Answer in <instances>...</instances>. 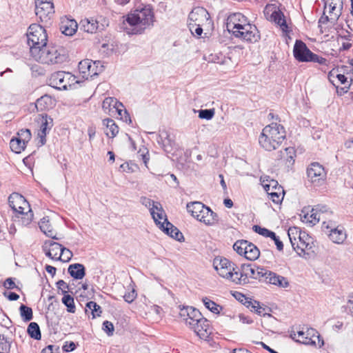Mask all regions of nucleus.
<instances>
[{
	"mask_svg": "<svg viewBox=\"0 0 353 353\" xmlns=\"http://www.w3.org/2000/svg\"><path fill=\"white\" fill-rule=\"evenodd\" d=\"M214 115V109H201L199 110V117L202 119L210 120Z\"/></svg>",
	"mask_w": 353,
	"mask_h": 353,
	"instance_id": "obj_49",
	"label": "nucleus"
},
{
	"mask_svg": "<svg viewBox=\"0 0 353 353\" xmlns=\"http://www.w3.org/2000/svg\"><path fill=\"white\" fill-rule=\"evenodd\" d=\"M42 127H47L48 130L52 126V119L48 117L47 114L42 115L41 125Z\"/></svg>",
	"mask_w": 353,
	"mask_h": 353,
	"instance_id": "obj_58",
	"label": "nucleus"
},
{
	"mask_svg": "<svg viewBox=\"0 0 353 353\" xmlns=\"http://www.w3.org/2000/svg\"><path fill=\"white\" fill-rule=\"evenodd\" d=\"M321 214H319L316 210H314V208H312L310 214V218L311 219L309 220V221L312 223L313 225H315L316 223H318L319 221L322 220L324 221V217H321Z\"/></svg>",
	"mask_w": 353,
	"mask_h": 353,
	"instance_id": "obj_57",
	"label": "nucleus"
},
{
	"mask_svg": "<svg viewBox=\"0 0 353 353\" xmlns=\"http://www.w3.org/2000/svg\"><path fill=\"white\" fill-rule=\"evenodd\" d=\"M288 234L293 249L301 256L303 252V248L307 243L303 239V236H301L300 230L296 227L290 228Z\"/></svg>",
	"mask_w": 353,
	"mask_h": 353,
	"instance_id": "obj_17",
	"label": "nucleus"
},
{
	"mask_svg": "<svg viewBox=\"0 0 353 353\" xmlns=\"http://www.w3.org/2000/svg\"><path fill=\"white\" fill-rule=\"evenodd\" d=\"M68 272L74 279H82L85 275V268L83 264H70L68 268Z\"/></svg>",
	"mask_w": 353,
	"mask_h": 353,
	"instance_id": "obj_30",
	"label": "nucleus"
},
{
	"mask_svg": "<svg viewBox=\"0 0 353 353\" xmlns=\"http://www.w3.org/2000/svg\"><path fill=\"white\" fill-rule=\"evenodd\" d=\"M137 294L136 291L132 289L130 292H126L124 296V300L128 303H132L136 298Z\"/></svg>",
	"mask_w": 353,
	"mask_h": 353,
	"instance_id": "obj_59",
	"label": "nucleus"
},
{
	"mask_svg": "<svg viewBox=\"0 0 353 353\" xmlns=\"http://www.w3.org/2000/svg\"><path fill=\"white\" fill-rule=\"evenodd\" d=\"M72 252L68 248L62 247L61 252L57 260L61 261L63 262H68L72 257Z\"/></svg>",
	"mask_w": 353,
	"mask_h": 353,
	"instance_id": "obj_47",
	"label": "nucleus"
},
{
	"mask_svg": "<svg viewBox=\"0 0 353 353\" xmlns=\"http://www.w3.org/2000/svg\"><path fill=\"white\" fill-rule=\"evenodd\" d=\"M77 23L74 19H66L60 26L61 32L66 36H72L77 32Z\"/></svg>",
	"mask_w": 353,
	"mask_h": 353,
	"instance_id": "obj_31",
	"label": "nucleus"
},
{
	"mask_svg": "<svg viewBox=\"0 0 353 353\" xmlns=\"http://www.w3.org/2000/svg\"><path fill=\"white\" fill-rule=\"evenodd\" d=\"M154 19V14L152 6L146 5L129 14L126 21L133 27L134 34H141L145 29L153 25Z\"/></svg>",
	"mask_w": 353,
	"mask_h": 353,
	"instance_id": "obj_3",
	"label": "nucleus"
},
{
	"mask_svg": "<svg viewBox=\"0 0 353 353\" xmlns=\"http://www.w3.org/2000/svg\"><path fill=\"white\" fill-rule=\"evenodd\" d=\"M57 287L58 289L61 290L63 294L67 292L66 290L69 288L68 285L63 280L58 281L57 282Z\"/></svg>",
	"mask_w": 353,
	"mask_h": 353,
	"instance_id": "obj_63",
	"label": "nucleus"
},
{
	"mask_svg": "<svg viewBox=\"0 0 353 353\" xmlns=\"http://www.w3.org/2000/svg\"><path fill=\"white\" fill-rule=\"evenodd\" d=\"M103 123L106 126L107 131L105 134L111 138H114L119 132V127L112 119H105Z\"/></svg>",
	"mask_w": 353,
	"mask_h": 353,
	"instance_id": "obj_35",
	"label": "nucleus"
},
{
	"mask_svg": "<svg viewBox=\"0 0 353 353\" xmlns=\"http://www.w3.org/2000/svg\"><path fill=\"white\" fill-rule=\"evenodd\" d=\"M62 245L52 241H46L43 245L46 255L52 259L57 260V256L59 255Z\"/></svg>",
	"mask_w": 353,
	"mask_h": 353,
	"instance_id": "obj_24",
	"label": "nucleus"
},
{
	"mask_svg": "<svg viewBox=\"0 0 353 353\" xmlns=\"http://www.w3.org/2000/svg\"><path fill=\"white\" fill-rule=\"evenodd\" d=\"M164 221L165 222V225H164V223H162L160 228L165 234L179 241H181V239H184L183 234L179 231V230L173 225V224L170 223L167 219H165Z\"/></svg>",
	"mask_w": 353,
	"mask_h": 353,
	"instance_id": "obj_25",
	"label": "nucleus"
},
{
	"mask_svg": "<svg viewBox=\"0 0 353 353\" xmlns=\"http://www.w3.org/2000/svg\"><path fill=\"white\" fill-rule=\"evenodd\" d=\"M19 312L21 317L23 321L28 322L32 319L33 312L31 307L21 304L19 307Z\"/></svg>",
	"mask_w": 353,
	"mask_h": 353,
	"instance_id": "obj_43",
	"label": "nucleus"
},
{
	"mask_svg": "<svg viewBox=\"0 0 353 353\" xmlns=\"http://www.w3.org/2000/svg\"><path fill=\"white\" fill-rule=\"evenodd\" d=\"M264 190L270 199L276 204L281 203L284 197V190L279 185L277 181L271 179L268 183L263 185Z\"/></svg>",
	"mask_w": 353,
	"mask_h": 353,
	"instance_id": "obj_15",
	"label": "nucleus"
},
{
	"mask_svg": "<svg viewBox=\"0 0 353 353\" xmlns=\"http://www.w3.org/2000/svg\"><path fill=\"white\" fill-rule=\"evenodd\" d=\"M256 272H258V274H257L258 275L254 276V279L265 281V277H267L269 270H268L263 268H260L259 266H256Z\"/></svg>",
	"mask_w": 353,
	"mask_h": 353,
	"instance_id": "obj_54",
	"label": "nucleus"
},
{
	"mask_svg": "<svg viewBox=\"0 0 353 353\" xmlns=\"http://www.w3.org/2000/svg\"><path fill=\"white\" fill-rule=\"evenodd\" d=\"M31 56L35 61L43 64L61 63L66 60L64 48L48 43L41 48H33Z\"/></svg>",
	"mask_w": 353,
	"mask_h": 353,
	"instance_id": "obj_2",
	"label": "nucleus"
},
{
	"mask_svg": "<svg viewBox=\"0 0 353 353\" xmlns=\"http://www.w3.org/2000/svg\"><path fill=\"white\" fill-rule=\"evenodd\" d=\"M62 303L67 307V311L70 313L75 312L74 298L70 294H64Z\"/></svg>",
	"mask_w": 353,
	"mask_h": 353,
	"instance_id": "obj_44",
	"label": "nucleus"
},
{
	"mask_svg": "<svg viewBox=\"0 0 353 353\" xmlns=\"http://www.w3.org/2000/svg\"><path fill=\"white\" fill-rule=\"evenodd\" d=\"M85 312L89 317L91 315L92 319H95L96 317L101 316L102 310L101 306L96 302L89 301L85 305Z\"/></svg>",
	"mask_w": 353,
	"mask_h": 353,
	"instance_id": "obj_33",
	"label": "nucleus"
},
{
	"mask_svg": "<svg viewBox=\"0 0 353 353\" xmlns=\"http://www.w3.org/2000/svg\"><path fill=\"white\" fill-rule=\"evenodd\" d=\"M234 250L240 255H243L250 261H254L259 257L260 251L252 243L246 240H238L233 245Z\"/></svg>",
	"mask_w": 353,
	"mask_h": 353,
	"instance_id": "obj_8",
	"label": "nucleus"
},
{
	"mask_svg": "<svg viewBox=\"0 0 353 353\" xmlns=\"http://www.w3.org/2000/svg\"><path fill=\"white\" fill-rule=\"evenodd\" d=\"M207 225H214L219 223V216L216 213L213 212L209 207L205 206L202 210L199 217L196 219Z\"/></svg>",
	"mask_w": 353,
	"mask_h": 353,
	"instance_id": "obj_23",
	"label": "nucleus"
},
{
	"mask_svg": "<svg viewBox=\"0 0 353 353\" xmlns=\"http://www.w3.org/2000/svg\"><path fill=\"white\" fill-rule=\"evenodd\" d=\"M296 157V151L294 148H285L284 150H280L278 152L277 159H284L288 168L293 165L294 163V157Z\"/></svg>",
	"mask_w": 353,
	"mask_h": 353,
	"instance_id": "obj_27",
	"label": "nucleus"
},
{
	"mask_svg": "<svg viewBox=\"0 0 353 353\" xmlns=\"http://www.w3.org/2000/svg\"><path fill=\"white\" fill-rule=\"evenodd\" d=\"M188 310H189L188 316L185 318V322L190 327V322H196V320L202 317V314L198 310L192 307H188Z\"/></svg>",
	"mask_w": 353,
	"mask_h": 353,
	"instance_id": "obj_41",
	"label": "nucleus"
},
{
	"mask_svg": "<svg viewBox=\"0 0 353 353\" xmlns=\"http://www.w3.org/2000/svg\"><path fill=\"white\" fill-rule=\"evenodd\" d=\"M54 106V100L48 94H45L39 98L35 103L34 107L37 112H43L52 108Z\"/></svg>",
	"mask_w": 353,
	"mask_h": 353,
	"instance_id": "obj_29",
	"label": "nucleus"
},
{
	"mask_svg": "<svg viewBox=\"0 0 353 353\" xmlns=\"http://www.w3.org/2000/svg\"><path fill=\"white\" fill-rule=\"evenodd\" d=\"M10 206L14 211L18 214L26 216L23 223L25 225L29 224L33 217V214L30 208L29 203L26 199L19 193H12L8 198Z\"/></svg>",
	"mask_w": 353,
	"mask_h": 353,
	"instance_id": "obj_4",
	"label": "nucleus"
},
{
	"mask_svg": "<svg viewBox=\"0 0 353 353\" xmlns=\"http://www.w3.org/2000/svg\"><path fill=\"white\" fill-rule=\"evenodd\" d=\"M298 337L300 336L305 335V340L301 341V344L306 345L316 346V339H318L319 343H321L319 347L323 345V341L321 340L320 335L318 332L314 328H306V330H299L297 331Z\"/></svg>",
	"mask_w": 353,
	"mask_h": 353,
	"instance_id": "obj_20",
	"label": "nucleus"
},
{
	"mask_svg": "<svg viewBox=\"0 0 353 353\" xmlns=\"http://www.w3.org/2000/svg\"><path fill=\"white\" fill-rule=\"evenodd\" d=\"M113 45L110 43H103L99 48V52L103 57L110 56L113 53Z\"/></svg>",
	"mask_w": 353,
	"mask_h": 353,
	"instance_id": "obj_48",
	"label": "nucleus"
},
{
	"mask_svg": "<svg viewBox=\"0 0 353 353\" xmlns=\"http://www.w3.org/2000/svg\"><path fill=\"white\" fill-rule=\"evenodd\" d=\"M81 29L88 33H95L97 30H103V25L99 26V21L93 19H85L81 21Z\"/></svg>",
	"mask_w": 353,
	"mask_h": 353,
	"instance_id": "obj_26",
	"label": "nucleus"
},
{
	"mask_svg": "<svg viewBox=\"0 0 353 353\" xmlns=\"http://www.w3.org/2000/svg\"><path fill=\"white\" fill-rule=\"evenodd\" d=\"M35 14L43 23L50 22L54 15V4L51 0H35Z\"/></svg>",
	"mask_w": 353,
	"mask_h": 353,
	"instance_id": "obj_9",
	"label": "nucleus"
},
{
	"mask_svg": "<svg viewBox=\"0 0 353 353\" xmlns=\"http://www.w3.org/2000/svg\"><path fill=\"white\" fill-rule=\"evenodd\" d=\"M196 322H190V328L201 339H208L212 333V327L210 321L205 318L201 317Z\"/></svg>",
	"mask_w": 353,
	"mask_h": 353,
	"instance_id": "obj_14",
	"label": "nucleus"
},
{
	"mask_svg": "<svg viewBox=\"0 0 353 353\" xmlns=\"http://www.w3.org/2000/svg\"><path fill=\"white\" fill-rule=\"evenodd\" d=\"M118 116L119 117L120 119L122 120L123 121H124L125 123H132V120L130 117V114H128V112H127V110L125 109L123 110L121 108V114H118Z\"/></svg>",
	"mask_w": 353,
	"mask_h": 353,
	"instance_id": "obj_60",
	"label": "nucleus"
},
{
	"mask_svg": "<svg viewBox=\"0 0 353 353\" xmlns=\"http://www.w3.org/2000/svg\"><path fill=\"white\" fill-rule=\"evenodd\" d=\"M140 202L142 205L149 208L150 214L154 221H157V219H155V212L154 209H158V206H160V203L158 202H154L152 199L145 197L141 196L140 199Z\"/></svg>",
	"mask_w": 353,
	"mask_h": 353,
	"instance_id": "obj_37",
	"label": "nucleus"
},
{
	"mask_svg": "<svg viewBox=\"0 0 353 353\" xmlns=\"http://www.w3.org/2000/svg\"><path fill=\"white\" fill-rule=\"evenodd\" d=\"M26 143L18 137L12 138L10 142V148L11 150L17 154L21 153L25 150Z\"/></svg>",
	"mask_w": 353,
	"mask_h": 353,
	"instance_id": "obj_38",
	"label": "nucleus"
},
{
	"mask_svg": "<svg viewBox=\"0 0 353 353\" xmlns=\"http://www.w3.org/2000/svg\"><path fill=\"white\" fill-rule=\"evenodd\" d=\"M75 77L69 72L58 71L51 74L48 83L51 87L57 90H67L71 87Z\"/></svg>",
	"mask_w": 353,
	"mask_h": 353,
	"instance_id": "obj_10",
	"label": "nucleus"
},
{
	"mask_svg": "<svg viewBox=\"0 0 353 353\" xmlns=\"http://www.w3.org/2000/svg\"><path fill=\"white\" fill-rule=\"evenodd\" d=\"M39 228L47 236L57 239L48 217H43L39 223Z\"/></svg>",
	"mask_w": 353,
	"mask_h": 353,
	"instance_id": "obj_32",
	"label": "nucleus"
},
{
	"mask_svg": "<svg viewBox=\"0 0 353 353\" xmlns=\"http://www.w3.org/2000/svg\"><path fill=\"white\" fill-rule=\"evenodd\" d=\"M232 35L248 43H256L261 39L260 32L256 26L252 24L250 21L245 26H241V28L234 30Z\"/></svg>",
	"mask_w": 353,
	"mask_h": 353,
	"instance_id": "obj_7",
	"label": "nucleus"
},
{
	"mask_svg": "<svg viewBox=\"0 0 353 353\" xmlns=\"http://www.w3.org/2000/svg\"><path fill=\"white\" fill-rule=\"evenodd\" d=\"M307 176L309 181L314 185H321L326 178L324 168L317 162L312 163L307 169Z\"/></svg>",
	"mask_w": 353,
	"mask_h": 353,
	"instance_id": "obj_13",
	"label": "nucleus"
},
{
	"mask_svg": "<svg viewBox=\"0 0 353 353\" xmlns=\"http://www.w3.org/2000/svg\"><path fill=\"white\" fill-rule=\"evenodd\" d=\"M102 329L108 336H112L114 330L112 323L109 321H105L103 323Z\"/></svg>",
	"mask_w": 353,
	"mask_h": 353,
	"instance_id": "obj_56",
	"label": "nucleus"
},
{
	"mask_svg": "<svg viewBox=\"0 0 353 353\" xmlns=\"http://www.w3.org/2000/svg\"><path fill=\"white\" fill-rule=\"evenodd\" d=\"M202 301L205 307L214 314H219L223 308L208 297L203 298Z\"/></svg>",
	"mask_w": 353,
	"mask_h": 353,
	"instance_id": "obj_42",
	"label": "nucleus"
},
{
	"mask_svg": "<svg viewBox=\"0 0 353 353\" xmlns=\"http://www.w3.org/2000/svg\"><path fill=\"white\" fill-rule=\"evenodd\" d=\"M314 210L317 212L319 214H321V217H324V221H326L332 214V212L327 205H317L314 206Z\"/></svg>",
	"mask_w": 353,
	"mask_h": 353,
	"instance_id": "obj_45",
	"label": "nucleus"
},
{
	"mask_svg": "<svg viewBox=\"0 0 353 353\" xmlns=\"http://www.w3.org/2000/svg\"><path fill=\"white\" fill-rule=\"evenodd\" d=\"M205 59L209 63L219 64H224L226 62V57L221 52L212 53L205 57Z\"/></svg>",
	"mask_w": 353,
	"mask_h": 353,
	"instance_id": "obj_40",
	"label": "nucleus"
},
{
	"mask_svg": "<svg viewBox=\"0 0 353 353\" xmlns=\"http://www.w3.org/2000/svg\"><path fill=\"white\" fill-rule=\"evenodd\" d=\"M286 132L283 125L272 123L266 125L262 130L259 143L266 151L276 150L285 139Z\"/></svg>",
	"mask_w": 353,
	"mask_h": 353,
	"instance_id": "obj_1",
	"label": "nucleus"
},
{
	"mask_svg": "<svg viewBox=\"0 0 353 353\" xmlns=\"http://www.w3.org/2000/svg\"><path fill=\"white\" fill-rule=\"evenodd\" d=\"M213 266L219 275L233 282L234 272L237 271V265L229 259L217 256L213 260Z\"/></svg>",
	"mask_w": 353,
	"mask_h": 353,
	"instance_id": "obj_6",
	"label": "nucleus"
},
{
	"mask_svg": "<svg viewBox=\"0 0 353 353\" xmlns=\"http://www.w3.org/2000/svg\"><path fill=\"white\" fill-rule=\"evenodd\" d=\"M252 229L256 233H258L265 237H275V233L265 228H262L258 225H255L253 226Z\"/></svg>",
	"mask_w": 353,
	"mask_h": 353,
	"instance_id": "obj_46",
	"label": "nucleus"
},
{
	"mask_svg": "<svg viewBox=\"0 0 353 353\" xmlns=\"http://www.w3.org/2000/svg\"><path fill=\"white\" fill-rule=\"evenodd\" d=\"M121 108H123V105L114 97L105 98L102 103L103 111L111 116L115 113L121 114Z\"/></svg>",
	"mask_w": 353,
	"mask_h": 353,
	"instance_id": "obj_21",
	"label": "nucleus"
},
{
	"mask_svg": "<svg viewBox=\"0 0 353 353\" xmlns=\"http://www.w3.org/2000/svg\"><path fill=\"white\" fill-rule=\"evenodd\" d=\"M264 13L269 20L279 25L283 31H287L288 25L284 14L279 9L272 6H266Z\"/></svg>",
	"mask_w": 353,
	"mask_h": 353,
	"instance_id": "obj_16",
	"label": "nucleus"
},
{
	"mask_svg": "<svg viewBox=\"0 0 353 353\" xmlns=\"http://www.w3.org/2000/svg\"><path fill=\"white\" fill-rule=\"evenodd\" d=\"M26 34L30 52L33 48H41L46 46V44L48 43V34L46 30L39 24H31L28 29Z\"/></svg>",
	"mask_w": 353,
	"mask_h": 353,
	"instance_id": "obj_5",
	"label": "nucleus"
},
{
	"mask_svg": "<svg viewBox=\"0 0 353 353\" xmlns=\"http://www.w3.org/2000/svg\"><path fill=\"white\" fill-rule=\"evenodd\" d=\"M334 77L336 78L341 84H345L347 81L348 78L342 74H336L334 75V72L331 71L329 74V80L333 85H334V80L332 78Z\"/></svg>",
	"mask_w": 353,
	"mask_h": 353,
	"instance_id": "obj_51",
	"label": "nucleus"
},
{
	"mask_svg": "<svg viewBox=\"0 0 353 353\" xmlns=\"http://www.w3.org/2000/svg\"><path fill=\"white\" fill-rule=\"evenodd\" d=\"M205 206L206 205L201 202L194 201L188 203L186 208L188 212L190 213L192 216L197 219L199 217V214H201Z\"/></svg>",
	"mask_w": 353,
	"mask_h": 353,
	"instance_id": "obj_36",
	"label": "nucleus"
},
{
	"mask_svg": "<svg viewBox=\"0 0 353 353\" xmlns=\"http://www.w3.org/2000/svg\"><path fill=\"white\" fill-rule=\"evenodd\" d=\"M18 138L23 140L25 143H27L31 139V132L28 129H22L18 133Z\"/></svg>",
	"mask_w": 353,
	"mask_h": 353,
	"instance_id": "obj_53",
	"label": "nucleus"
},
{
	"mask_svg": "<svg viewBox=\"0 0 353 353\" xmlns=\"http://www.w3.org/2000/svg\"><path fill=\"white\" fill-rule=\"evenodd\" d=\"M323 228L328 230L329 239L336 244H342L347 239V233L343 226L339 225L331 220L323 221Z\"/></svg>",
	"mask_w": 353,
	"mask_h": 353,
	"instance_id": "obj_12",
	"label": "nucleus"
},
{
	"mask_svg": "<svg viewBox=\"0 0 353 353\" xmlns=\"http://www.w3.org/2000/svg\"><path fill=\"white\" fill-rule=\"evenodd\" d=\"M308 62L319 63L321 65H326L327 59L322 57H319L318 54L313 53L312 51L308 57Z\"/></svg>",
	"mask_w": 353,
	"mask_h": 353,
	"instance_id": "obj_52",
	"label": "nucleus"
},
{
	"mask_svg": "<svg viewBox=\"0 0 353 353\" xmlns=\"http://www.w3.org/2000/svg\"><path fill=\"white\" fill-rule=\"evenodd\" d=\"M27 332L30 338L34 340H40L41 338V333L40 327L37 323L31 322L27 328Z\"/></svg>",
	"mask_w": 353,
	"mask_h": 353,
	"instance_id": "obj_39",
	"label": "nucleus"
},
{
	"mask_svg": "<svg viewBox=\"0 0 353 353\" xmlns=\"http://www.w3.org/2000/svg\"><path fill=\"white\" fill-rule=\"evenodd\" d=\"M188 20V23H196L198 26H204L210 20V14L204 8L196 7L190 12Z\"/></svg>",
	"mask_w": 353,
	"mask_h": 353,
	"instance_id": "obj_18",
	"label": "nucleus"
},
{
	"mask_svg": "<svg viewBox=\"0 0 353 353\" xmlns=\"http://www.w3.org/2000/svg\"><path fill=\"white\" fill-rule=\"evenodd\" d=\"M79 70L84 75L93 76L98 74L97 71L94 70V65H92L91 61L88 59L79 62Z\"/></svg>",
	"mask_w": 353,
	"mask_h": 353,
	"instance_id": "obj_34",
	"label": "nucleus"
},
{
	"mask_svg": "<svg viewBox=\"0 0 353 353\" xmlns=\"http://www.w3.org/2000/svg\"><path fill=\"white\" fill-rule=\"evenodd\" d=\"M203 26H198L196 23H188V27L192 32V34L194 36H201L203 33Z\"/></svg>",
	"mask_w": 353,
	"mask_h": 353,
	"instance_id": "obj_55",
	"label": "nucleus"
},
{
	"mask_svg": "<svg viewBox=\"0 0 353 353\" xmlns=\"http://www.w3.org/2000/svg\"><path fill=\"white\" fill-rule=\"evenodd\" d=\"M256 265L252 263H243L237 271L234 272L233 283L239 285H245L250 283V279H254V276H257L256 272Z\"/></svg>",
	"mask_w": 353,
	"mask_h": 353,
	"instance_id": "obj_11",
	"label": "nucleus"
},
{
	"mask_svg": "<svg viewBox=\"0 0 353 353\" xmlns=\"http://www.w3.org/2000/svg\"><path fill=\"white\" fill-rule=\"evenodd\" d=\"M248 22H250V20L242 13H232L227 19V30L233 34L234 30L241 28V26H245Z\"/></svg>",
	"mask_w": 353,
	"mask_h": 353,
	"instance_id": "obj_19",
	"label": "nucleus"
},
{
	"mask_svg": "<svg viewBox=\"0 0 353 353\" xmlns=\"http://www.w3.org/2000/svg\"><path fill=\"white\" fill-rule=\"evenodd\" d=\"M157 210V212H155V219H157V221H154L157 225H161V220L163 219V210L160 205V206H158V209H156Z\"/></svg>",
	"mask_w": 353,
	"mask_h": 353,
	"instance_id": "obj_62",
	"label": "nucleus"
},
{
	"mask_svg": "<svg viewBox=\"0 0 353 353\" xmlns=\"http://www.w3.org/2000/svg\"><path fill=\"white\" fill-rule=\"evenodd\" d=\"M265 282L281 288H287L289 285V283L286 278L271 271H269L268 273L267 277L265 279Z\"/></svg>",
	"mask_w": 353,
	"mask_h": 353,
	"instance_id": "obj_28",
	"label": "nucleus"
},
{
	"mask_svg": "<svg viewBox=\"0 0 353 353\" xmlns=\"http://www.w3.org/2000/svg\"><path fill=\"white\" fill-rule=\"evenodd\" d=\"M261 306L260 303L257 301L252 300L250 299L249 300V303L248 305H246V307L250 308L251 311H254L256 312V310H258V308Z\"/></svg>",
	"mask_w": 353,
	"mask_h": 353,
	"instance_id": "obj_61",
	"label": "nucleus"
},
{
	"mask_svg": "<svg viewBox=\"0 0 353 353\" xmlns=\"http://www.w3.org/2000/svg\"><path fill=\"white\" fill-rule=\"evenodd\" d=\"M345 309L350 313L352 316H353V295L350 296V299L345 305Z\"/></svg>",
	"mask_w": 353,
	"mask_h": 353,
	"instance_id": "obj_64",
	"label": "nucleus"
},
{
	"mask_svg": "<svg viewBox=\"0 0 353 353\" xmlns=\"http://www.w3.org/2000/svg\"><path fill=\"white\" fill-rule=\"evenodd\" d=\"M311 50L307 47L306 44L301 41L296 40L294 46L293 53L295 59L299 61L308 62V57Z\"/></svg>",
	"mask_w": 353,
	"mask_h": 353,
	"instance_id": "obj_22",
	"label": "nucleus"
},
{
	"mask_svg": "<svg viewBox=\"0 0 353 353\" xmlns=\"http://www.w3.org/2000/svg\"><path fill=\"white\" fill-rule=\"evenodd\" d=\"M10 349V341L3 335L0 334V353H7Z\"/></svg>",
	"mask_w": 353,
	"mask_h": 353,
	"instance_id": "obj_50",
	"label": "nucleus"
}]
</instances>
